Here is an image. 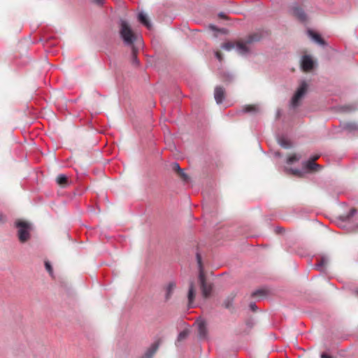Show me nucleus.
I'll use <instances>...</instances> for the list:
<instances>
[{
    "mask_svg": "<svg viewBox=\"0 0 358 358\" xmlns=\"http://www.w3.org/2000/svg\"><path fill=\"white\" fill-rule=\"evenodd\" d=\"M259 40L260 36L258 34H253L248 36L244 41H238L236 45L232 42H226L223 43L221 47L227 51H230L236 48L238 54L246 55L250 51V45Z\"/></svg>",
    "mask_w": 358,
    "mask_h": 358,
    "instance_id": "f257e3e1",
    "label": "nucleus"
},
{
    "mask_svg": "<svg viewBox=\"0 0 358 358\" xmlns=\"http://www.w3.org/2000/svg\"><path fill=\"white\" fill-rule=\"evenodd\" d=\"M120 35L124 45L131 48L134 47V43L137 40L138 37L125 20L120 21Z\"/></svg>",
    "mask_w": 358,
    "mask_h": 358,
    "instance_id": "f03ea898",
    "label": "nucleus"
},
{
    "mask_svg": "<svg viewBox=\"0 0 358 358\" xmlns=\"http://www.w3.org/2000/svg\"><path fill=\"white\" fill-rule=\"evenodd\" d=\"M196 260L199 266V281L200 283V287L201 290L202 295L203 297H208L212 292L213 285L210 282H207L205 276V273L203 272L202 264H201V257L199 254H196Z\"/></svg>",
    "mask_w": 358,
    "mask_h": 358,
    "instance_id": "7ed1b4c3",
    "label": "nucleus"
},
{
    "mask_svg": "<svg viewBox=\"0 0 358 358\" xmlns=\"http://www.w3.org/2000/svg\"><path fill=\"white\" fill-rule=\"evenodd\" d=\"M317 158H318V156H315L312 159L305 162L303 165V170L292 169H286L285 170L288 173H290L292 175L296 176H302L306 171H317V169H321V166L315 162V161Z\"/></svg>",
    "mask_w": 358,
    "mask_h": 358,
    "instance_id": "20e7f679",
    "label": "nucleus"
},
{
    "mask_svg": "<svg viewBox=\"0 0 358 358\" xmlns=\"http://www.w3.org/2000/svg\"><path fill=\"white\" fill-rule=\"evenodd\" d=\"M15 227L17 228V236L21 243L27 241L30 238L31 225L29 223L17 220L15 222Z\"/></svg>",
    "mask_w": 358,
    "mask_h": 358,
    "instance_id": "39448f33",
    "label": "nucleus"
},
{
    "mask_svg": "<svg viewBox=\"0 0 358 358\" xmlns=\"http://www.w3.org/2000/svg\"><path fill=\"white\" fill-rule=\"evenodd\" d=\"M307 83L305 81L301 82L291 100L290 106L292 108H296L299 106L301 99L303 98L307 92Z\"/></svg>",
    "mask_w": 358,
    "mask_h": 358,
    "instance_id": "423d86ee",
    "label": "nucleus"
},
{
    "mask_svg": "<svg viewBox=\"0 0 358 358\" xmlns=\"http://www.w3.org/2000/svg\"><path fill=\"white\" fill-rule=\"evenodd\" d=\"M314 61L309 55H304L301 59V69L303 71L308 72L314 68Z\"/></svg>",
    "mask_w": 358,
    "mask_h": 358,
    "instance_id": "0eeeda50",
    "label": "nucleus"
},
{
    "mask_svg": "<svg viewBox=\"0 0 358 358\" xmlns=\"http://www.w3.org/2000/svg\"><path fill=\"white\" fill-rule=\"evenodd\" d=\"M292 14L296 17L300 21L306 22L307 20V15L303 10L298 5L295 4L292 6L291 8Z\"/></svg>",
    "mask_w": 358,
    "mask_h": 358,
    "instance_id": "6e6552de",
    "label": "nucleus"
},
{
    "mask_svg": "<svg viewBox=\"0 0 358 358\" xmlns=\"http://www.w3.org/2000/svg\"><path fill=\"white\" fill-rule=\"evenodd\" d=\"M176 288V282L173 280L168 282L165 287V300L168 301L172 296V294Z\"/></svg>",
    "mask_w": 358,
    "mask_h": 358,
    "instance_id": "1a4fd4ad",
    "label": "nucleus"
},
{
    "mask_svg": "<svg viewBox=\"0 0 358 358\" xmlns=\"http://www.w3.org/2000/svg\"><path fill=\"white\" fill-rule=\"evenodd\" d=\"M196 324L199 336L203 338H206L208 333L206 322L203 320H198Z\"/></svg>",
    "mask_w": 358,
    "mask_h": 358,
    "instance_id": "9d476101",
    "label": "nucleus"
},
{
    "mask_svg": "<svg viewBox=\"0 0 358 358\" xmlns=\"http://www.w3.org/2000/svg\"><path fill=\"white\" fill-rule=\"evenodd\" d=\"M224 89L222 87L217 86L215 89L214 96L217 104H220L222 102L224 98Z\"/></svg>",
    "mask_w": 358,
    "mask_h": 358,
    "instance_id": "9b49d317",
    "label": "nucleus"
},
{
    "mask_svg": "<svg viewBox=\"0 0 358 358\" xmlns=\"http://www.w3.org/2000/svg\"><path fill=\"white\" fill-rule=\"evenodd\" d=\"M195 295H196V290L194 288V284L193 281H191L189 283V290H188V294H187L189 307L192 306V303L194 302Z\"/></svg>",
    "mask_w": 358,
    "mask_h": 358,
    "instance_id": "f8f14e48",
    "label": "nucleus"
},
{
    "mask_svg": "<svg viewBox=\"0 0 358 358\" xmlns=\"http://www.w3.org/2000/svg\"><path fill=\"white\" fill-rule=\"evenodd\" d=\"M172 169L174 171L177 172L178 176L185 181L187 182L189 180L188 176L184 172L183 169L180 167V165L177 162L172 164Z\"/></svg>",
    "mask_w": 358,
    "mask_h": 358,
    "instance_id": "ddd939ff",
    "label": "nucleus"
},
{
    "mask_svg": "<svg viewBox=\"0 0 358 358\" xmlns=\"http://www.w3.org/2000/svg\"><path fill=\"white\" fill-rule=\"evenodd\" d=\"M138 21L145 26L148 29L152 28V24L149 21L148 16L143 12H141L138 15Z\"/></svg>",
    "mask_w": 358,
    "mask_h": 358,
    "instance_id": "4468645a",
    "label": "nucleus"
},
{
    "mask_svg": "<svg viewBox=\"0 0 358 358\" xmlns=\"http://www.w3.org/2000/svg\"><path fill=\"white\" fill-rule=\"evenodd\" d=\"M309 36L317 43L320 44V45H324L325 41L323 38L320 36V34L308 30V31Z\"/></svg>",
    "mask_w": 358,
    "mask_h": 358,
    "instance_id": "2eb2a0df",
    "label": "nucleus"
},
{
    "mask_svg": "<svg viewBox=\"0 0 358 358\" xmlns=\"http://www.w3.org/2000/svg\"><path fill=\"white\" fill-rule=\"evenodd\" d=\"M56 180L57 184L62 187H66L70 184L68 177L65 174L58 175Z\"/></svg>",
    "mask_w": 358,
    "mask_h": 358,
    "instance_id": "dca6fc26",
    "label": "nucleus"
},
{
    "mask_svg": "<svg viewBox=\"0 0 358 358\" xmlns=\"http://www.w3.org/2000/svg\"><path fill=\"white\" fill-rule=\"evenodd\" d=\"M159 344L158 343H154L152 344L145 352L144 356L142 358H152V356L155 355L156 351L157 350Z\"/></svg>",
    "mask_w": 358,
    "mask_h": 358,
    "instance_id": "f3484780",
    "label": "nucleus"
},
{
    "mask_svg": "<svg viewBox=\"0 0 358 358\" xmlns=\"http://www.w3.org/2000/svg\"><path fill=\"white\" fill-rule=\"evenodd\" d=\"M278 142L284 148H289L292 146V143L287 138L284 136H279L278 138Z\"/></svg>",
    "mask_w": 358,
    "mask_h": 358,
    "instance_id": "a211bd4d",
    "label": "nucleus"
},
{
    "mask_svg": "<svg viewBox=\"0 0 358 358\" xmlns=\"http://www.w3.org/2000/svg\"><path fill=\"white\" fill-rule=\"evenodd\" d=\"M189 334V331L187 329H184L183 331L180 332L178 336L176 344H178L179 342L185 340L188 336Z\"/></svg>",
    "mask_w": 358,
    "mask_h": 358,
    "instance_id": "6ab92c4d",
    "label": "nucleus"
},
{
    "mask_svg": "<svg viewBox=\"0 0 358 358\" xmlns=\"http://www.w3.org/2000/svg\"><path fill=\"white\" fill-rule=\"evenodd\" d=\"M329 259L326 257H322L319 262L315 264V266L318 269H322L328 262Z\"/></svg>",
    "mask_w": 358,
    "mask_h": 358,
    "instance_id": "aec40b11",
    "label": "nucleus"
},
{
    "mask_svg": "<svg viewBox=\"0 0 358 358\" xmlns=\"http://www.w3.org/2000/svg\"><path fill=\"white\" fill-rule=\"evenodd\" d=\"M258 110V108L255 106H246L243 108L244 113H256Z\"/></svg>",
    "mask_w": 358,
    "mask_h": 358,
    "instance_id": "412c9836",
    "label": "nucleus"
},
{
    "mask_svg": "<svg viewBox=\"0 0 358 358\" xmlns=\"http://www.w3.org/2000/svg\"><path fill=\"white\" fill-rule=\"evenodd\" d=\"M356 213L357 210L355 208H352L350 210V213L347 215L342 216L341 219L343 221H349L350 218L353 217Z\"/></svg>",
    "mask_w": 358,
    "mask_h": 358,
    "instance_id": "4be33fe9",
    "label": "nucleus"
},
{
    "mask_svg": "<svg viewBox=\"0 0 358 358\" xmlns=\"http://www.w3.org/2000/svg\"><path fill=\"white\" fill-rule=\"evenodd\" d=\"M131 49H132V58H131L132 63L138 66L139 64V61L136 56V50L134 47H132Z\"/></svg>",
    "mask_w": 358,
    "mask_h": 358,
    "instance_id": "5701e85b",
    "label": "nucleus"
},
{
    "mask_svg": "<svg viewBox=\"0 0 358 358\" xmlns=\"http://www.w3.org/2000/svg\"><path fill=\"white\" fill-rule=\"evenodd\" d=\"M300 159V157H299L297 155H293L287 158V163L289 164H292L295 162L299 161Z\"/></svg>",
    "mask_w": 358,
    "mask_h": 358,
    "instance_id": "b1692460",
    "label": "nucleus"
},
{
    "mask_svg": "<svg viewBox=\"0 0 358 358\" xmlns=\"http://www.w3.org/2000/svg\"><path fill=\"white\" fill-rule=\"evenodd\" d=\"M266 295V292L263 289H258L252 293L253 297L263 296Z\"/></svg>",
    "mask_w": 358,
    "mask_h": 358,
    "instance_id": "393cba45",
    "label": "nucleus"
},
{
    "mask_svg": "<svg viewBox=\"0 0 358 358\" xmlns=\"http://www.w3.org/2000/svg\"><path fill=\"white\" fill-rule=\"evenodd\" d=\"M45 268L48 271V273L52 275V268L51 264L48 262H45Z\"/></svg>",
    "mask_w": 358,
    "mask_h": 358,
    "instance_id": "a878e982",
    "label": "nucleus"
},
{
    "mask_svg": "<svg viewBox=\"0 0 358 358\" xmlns=\"http://www.w3.org/2000/svg\"><path fill=\"white\" fill-rule=\"evenodd\" d=\"M93 3L101 6L105 3V0H92Z\"/></svg>",
    "mask_w": 358,
    "mask_h": 358,
    "instance_id": "bb28decb",
    "label": "nucleus"
},
{
    "mask_svg": "<svg viewBox=\"0 0 358 358\" xmlns=\"http://www.w3.org/2000/svg\"><path fill=\"white\" fill-rule=\"evenodd\" d=\"M215 57H216V58H217L220 62H222V54H221L220 52H215Z\"/></svg>",
    "mask_w": 358,
    "mask_h": 358,
    "instance_id": "cd10ccee",
    "label": "nucleus"
},
{
    "mask_svg": "<svg viewBox=\"0 0 358 358\" xmlns=\"http://www.w3.org/2000/svg\"><path fill=\"white\" fill-rule=\"evenodd\" d=\"M231 306V301H229V300H227L225 302H224V306L226 308H229Z\"/></svg>",
    "mask_w": 358,
    "mask_h": 358,
    "instance_id": "c85d7f7f",
    "label": "nucleus"
},
{
    "mask_svg": "<svg viewBox=\"0 0 358 358\" xmlns=\"http://www.w3.org/2000/svg\"><path fill=\"white\" fill-rule=\"evenodd\" d=\"M250 308L252 311H255L257 309V306L255 303H251L250 304Z\"/></svg>",
    "mask_w": 358,
    "mask_h": 358,
    "instance_id": "c756f323",
    "label": "nucleus"
},
{
    "mask_svg": "<svg viewBox=\"0 0 358 358\" xmlns=\"http://www.w3.org/2000/svg\"><path fill=\"white\" fill-rule=\"evenodd\" d=\"M320 357L321 358H331L329 355H328L327 354H326L324 352L321 354Z\"/></svg>",
    "mask_w": 358,
    "mask_h": 358,
    "instance_id": "7c9ffc66",
    "label": "nucleus"
},
{
    "mask_svg": "<svg viewBox=\"0 0 358 358\" xmlns=\"http://www.w3.org/2000/svg\"><path fill=\"white\" fill-rule=\"evenodd\" d=\"M5 220L4 215L2 213H0V222H3Z\"/></svg>",
    "mask_w": 358,
    "mask_h": 358,
    "instance_id": "2f4dec72",
    "label": "nucleus"
},
{
    "mask_svg": "<svg viewBox=\"0 0 358 358\" xmlns=\"http://www.w3.org/2000/svg\"><path fill=\"white\" fill-rule=\"evenodd\" d=\"M357 293H358V291H357Z\"/></svg>",
    "mask_w": 358,
    "mask_h": 358,
    "instance_id": "473e14b6",
    "label": "nucleus"
}]
</instances>
